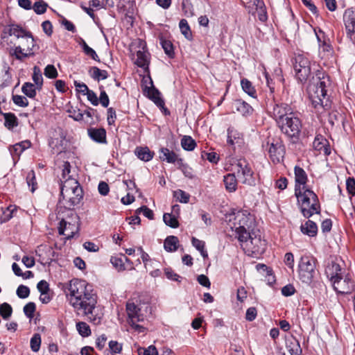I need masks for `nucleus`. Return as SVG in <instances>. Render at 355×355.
Returning <instances> with one entry per match:
<instances>
[{
	"label": "nucleus",
	"instance_id": "f257e3e1",
	"mask_svg": "<svg viewBox=\"0 0 355 355\" xmlns=\"http://www.w3.org/2000/svg\"><path fill=\"white\" fill-rule=\"evenodd\" d=\"M68 290L70 293L69 303L78 315L87 316L94 324H99L103 313L97 309V296L92 286L85 280L73 279L69 282Z\"/></svg>",
	"mask_w": 355,
	"mask_h": 355
},
{
	"label": "nucleus",
	"instance_id": "f03ea898",
	"mask_svg": "<svg viewBox=\"0 0 355 355\" xmlns=\"http://www.w3.org/2000/svg\"><path fill=\"white\" fill-rule=\"evenodd\" d=\"M14 35L17 38H21V44L15 46L10 52L17 60H23L24 58L33 56L36 47L35 41L32 33L27 31L17 24H11L3 26L2 30V38Z\"/></svg>",
	"mask_w": 355,
	"mask_h": 355
},
{
	"label": "nucleus",
	"instance_id": "7ed1b4c3",
	"mask_svg": "<svg viewBox=\"0 0 355 355\" xmlns=\"http://www.w3.org/2000/svg\"><path fill=\"white\" fill-rule=\"evenodd\" d=\"M308 87L309 99L312 105L318 112L320 110H327L331 107L327 92L330 87L331 81L329 77L324 72L318 71L315 79Z\"/></svg>",
	"mask_w": 355,
	"mask_h": 355
},
{
	"label": "nucleus",
	"instance_id": "20e7f679",
	"mask_svg": "<svg viewBox=\"0 0 355 355\" xmlns=\"http://www.w3.org/2000/svg\"><path fill=\"white\" fill-rule=\"evenodd\" d=\"M60 202L69 210L79 205L83 198V191L78 182L75 178L64 180L61 185Z\"/></svg>",
	"mask_w": 355,
	"mask_h": 355
},
{
	"label": "nucleus",
	"instance_id": "39448f33",
	"mask_svg": "<svg viewBox=\"0 0 355 355\" xmlns=\"http://www.w3.org/2000/svg\"><path fill=\"white\" fill-rule=\"evenodd\" d=\"M303 216L307 218L320 214V205L317 195L309 188L295 191Z\"/></svg>",
	"mask_w": 355,
	"mask_h": 355
},
{
	"label": "nucleus",
	"instance_id": "423d86ee",
	"mask_svg": "<svg viewBox=\"0 0 355 355\" xmlns=\"http://www.w3.org/2000/svg\"><path fill=\"white\" fill-rule=\"evenodd\" d=\"M234 224L239 241H245L246 236H250V232L254 230L255 220L248 211L242 210L235 214Z\"/></svg>",
	"mask_w": 355,
	"mask_h": 355
},
{
	"label": "nucleus",
	"instance_id": "0eeeda50",
	"mask_svg": "<svg viewBox=\"0 0 355 355\" xmlns=\"http://www.w3.org/2000/svg\"><path fill=\"white\" fill-rule=\"evenodd\" d=\"M277 125L283 134L292 139L293 143L299 140L302 124L296 113H291L283 121H280Z\"/></svg>",
	"mask_w": 355,
	"mask_h": 355
},
{
	"label": "nucleus",
	"instance_id": "6e6552de",
	"mask_svg": "<svg viewBox=\"0 0 355 355\" xmlns=\"http://www.w3.org/2000/svg\"><path fill=\"white\" fill-rule=\"evenodd\" d=\"M295 76L297 80L304 83L311 76V63L303 54H297L291 59Z\"/></svg>",
	"mask_w": 355,
	"mask_h": 355
},
{
	"label": "nucleus",
	"instance_id": "1a4fd4ad",
	"mask_svg": "<svg viewBox=\"0 0 355 355\" xmlns=\"http://www.w3.org/2000/svg\"><path fill=\"white\" fill-rule=\"evenodd\" d=\"M316 261L313 257H302L298 265V277L300 281L310 285L317 276Z\"/></svg>",
	"mask_w": 355,
	"mask_h": 355
},
{
	"label": "nucleus",
	"instance_id": "9d476101",
	"mask_svg": "<svg viewBox=\"0 0 355 355\" xmlns=\"http://www.w3.org/2000/svg\"><path fill=\"white\" fill-rule=\"evenodd\" d=\"M245 241H239L241 247L249 252L254 254H260L264 252L266 241L262 240L261 235L254 230L250 232V236H246Z\"/></svg>",
	"mask_w": 355,
	"mask_h": 355
},
{
	"label": "nucleus",
	"instance_id": "9b49d317",
	"mask_svg": "<svg viewBox=\"0 0 355 355\" xmlns=\"http://www.w3.org/2000/svg\"><path fill=\"white\" fill-rule=\"evenodd\" d=\"M263 148H267L270 158L274 164L280 163L283 161L285 153V148L282 141L272 139L268 140L266 144H263Z\"/></svg>",
	"mask_w": 355,
	"mask_h": 355
},
{
	"label": "nucleus",
	"instance_id": "f8f14e48",
	"mask_svg": "<svg viewBox=\"0 0 355 355\" xmlns=\"http://www.w3.org/2000/svg\"><path fill=\"white\" fill-rule=\"evenodd\" d=\"M235 167L238 178L243 184L248 185L254 184L253 171L245 159L237 160Z\"/></svg>",
	"mask_w": 355,
	"mask_h": 355
},
{
	"label": "nucleus",
	"instance_id": "ddd939ff",
	"mask_svg": "<svg viewBox=\"0 0 355 355\" xmlns=\"http://www.w3.org/2000/svg\"><path fill=\"white\" fill-rule=\"evenodd\" d=\"M126 311L128 315V323L135 329H139L142 327L137 323L144 320V314L141 309L134 302H128L126 304Z\"/></svg>",
	"mask_w": 355,
	"mask_h": 355
},
{
	"label": "nucleus",
	"instance_id": "4468645a",
	"mask_svg": "<svg viewBox=\"0 0 355 355\" xmlns=\"http://www.w3.org/2000/svg\"><path fill=\"white\" fill-rule=\"evenodd\" d=\"M293 112V110L291 105L284 103H275L272 110L270 111L271 117L275 119L277 124Z\"/></svg>",
	"mask_w": 355,
	"mask_h": 355
},
{
	"label": "nucleus",
	"instance_id": "2eb2a0df",
	"mask_svg": "<svg viewBox=\"0 0 355 355\" xmlns=\"http://www.w3.org/2000/svg\"><path fill=\"white\" fill-rule=\"evenodd\" d=\"M334 289L340 294L351 293L355 288V284L349 275L343 276L332 282Z\"/></svg>",
	"mask_w": 355,
	"mask_h": 355
},
{
	"label": "nucleus",
	"instance_id": "dca6fc26",
	"mask_svg": "<svg viewBox=\"0 0 355 355\" xmlns=\"http://www.w3.org/2000/svg\"><path fill=\"white\" fill-rule=\"evenodd\" d=\"M343 21L347 37L355 44V10L347 9L343 15Z\"/></svg>",
	"mask_w": 355,
	"mask_h": 355
},
{
	"label": "nucleus",
	"instance_id": "f3484780",
	"mask_svg": "<svg viewBox=\"0 0 355 355\" xmlns=\"http://www.w3.org/2000/svg\"><path fill=\"white\" fill-rule=\"evenodd\" d=\"M150 83L151 86H146L144 89V92L147 93V96L148 97V98L152 100L154 102V103L161 110H163L166 115L169 114V111L166 107H165V103L164 100L160 97V92L157 88H155L153 86V83L151 79H150Z\"/></svg>",
	"mask_w": 355,
	"mask_h": 355
},
{
	"label": "nucleus",
	"instance_id": "a211bd4d",
	"mask_svg": "<svg viewBox=\"0 0 355 355\" xmlns=\"http://www.w3.org/2000/svg\"><path fill=\"white\" fill-rule=\"evenodd\" d=\"M294 173L295 180V191L306 189L308 177L305 171L302 168L296 166L294 168Z\"/></svg>",
	"mask_w": 355,
	"mask_h": 355
},
{
	"label": "nucleus",
	"instance_id": "6ab92c4d",
	"mask_svg": "<svg viewBox=\"0 0 355 355\" xmlns=\"http://www.w3.org/2000/svg\"><path fill=\"white\" fill-rule=\"evenodd\" d=\"M232 107L234 110H236L244 117L251 116L254 112L253 107L242 99L234 101Z\"/></svg>",
	"mask_w": 355,
	"mask_h": 355
},
{
	"label": "nucleus",
	"instance_id": "aec40b11",
	"mask_svg": "<svg viewBox=\"0 0 355 355\" xmlns=\"http://www.w3.org/2000/svg\"><path fill=\"white\" fill-rule=\"evenodd\" d=\"M78 228L71 223L67 222L64 219H62L59 223L58 233L60 235L66 236L67 239H72Z\"/></svg>",
	"mask_w": 355,
	"mask_h": 355
},
{
	"label": "nucleus",
	"instance_id": "412c9836",
	"mask_svg": "<svg viewBox=\"0 0 355 355\" xmlns=\"http://www.w3.org/2000/svg\"><path fill=\"white\" fill-rule=\"evenodd\" d=\"M325 273L331 283L343 276L342 268L338 263L334 261H331L327 266Z\"/></svg>",
	"mask_w": 355,
	"mask_h": 355
},
{
	"label": "nucleus",
	"instance_id": "4be33fe9",
	"mask_svg": "<svg viewBox=\"0 0 355 355\" xmlns=\"http://www.w3.org/2000/svg\"><path fill=\"white\" fill-rule=\"evenodd\" d=\"M89 137L95 142L106 144V130L103 128H89L87 129Z\"/></svg>",
	"mask_w": 355,
	"mask_h": 355
},
{
	"label": "nucleus",
	"instance_id": "5701e85b",
	"mask_svg": "<svg viewBox=\"0 0 355 355\" xmlns=\"http://www.w3.org/2000/svg\"><path fill=\"white\" fill-rule=\"evenodd\" d=\"M286 347L291 355H302V349L299 340L291 336L286 340Z\"/></svg>",
	"mask_w": 355,
	"mask_h": 355
},
{
	"label": "nucleus",
	"instance_id": "b1692460",
	"mask_svg": "<svg viewBox=\"0 0 355 355\" xmlns=\"http://www.w3.org/2000/svg\"><path fill=\"white\" fill-rule=\"evenodd\" d=\"M300 230L302 234H306L310 237H313L317 235L318 226L316 223L311 220H308L300 226Z\"/></svg>",
	"mask_w": 355,
	"mask_h": 355
},
{
	"label": "nucleus",
	"instance_id": "393cba45",
	"mask_svg": "<svg viewBox=\"0 0 355 355\" xmlns=\"http://www.w3.org/2000/svg\"><path fill=\"white\" fill-rule=\"evenodd\" d=\"M159 159L162 161H166L168 163H178V160L180 158H178L177 154L170 150L167 148H162L159 150Z\"/></svg>",
	"mask_w": 355,
	"mask_h": 355
},
{
	"label": "nucleus",
	"instance_id": "a878e982",
	"mask_svg": "<svg viewBox=\"0 0 355 355\" xmlns=\"http://www.w3.org/2000/svg\"><path fill=\"white\" fill-rule=\"evenodd\" d=\"M135 154L141 160L148 162L153 158L154 153L150 151L148 147H137Z\"/></svg>",
	"mask_w": 355,
	"mask_h": 355
},
{
	"label": "nucleus",
	"instance_id": "bb28decb",
	"mask_svg": "<svg viewBox=\"0 0 355 355\" xmlns=\"http://www.w3.org/2000/svg\"><path fill=\"white\" fill-rule=\"evenodd\" d=\"M225 189L229 192H234L237 188V180L234 173H228L223 178Z\"/></svg>",
	"mask_w": 355,
	"mask_h": 355
},
{
	"label": "nucleus",
	"instance_id": "cd10ccee",
	"mask_svg": "<svg viewBox=\"0 0 355 355\" xmlns=\"http://www.w3.org/2000/svg\"><path fill=\"white\" fill-rule=\"evenodd\" d=\"M179 240L177 236H168L164 240V247L167 252H175L178 248Z\"/></svg>",
	"mask_w": 355,
	"mask_h": 355
},
{
	"label": "nucleus",
	"instance_id": "c85d7f7f",
	"mask_svg": "<svg viewBox=\"0 0 355 355\" xmlns=\"http://www.w3.org/2000/svg\"><path fill=\"white\" fill-rule=\"evenodd\" d=\"M90 76L98 81L105 80L108 77V73L105 70H101L97 67H92L89 69Z\"/></svg>",
	"mask_w": 355,
	"mask_h": 355
},
{
	"label": "nucleus",
	"instance_id": "c756f323",
	"mask_svg": "<svg viewBox=\"0 0 355 355\" xmlns=\"http://www.w3.org/2000/svg\"><path fill=\"white\" fill-rule=\"evenodd\" d=\"M242 89L244 92L248 94L250 96L256 98L257 92L252 83L247 78H243L241 80Z\"/></svg>",
	"mask_w": 355,
	"mask_h": 355
},
{
	"label": "nucleus",
	"instance_id": "7c9ffc66",
	"mask_svg": "<svg viewBox=\"0 0 355 355\" xmlns=\"http://www.w3.org/2000/svg\"><path fill=\"white\" fill-rule=\"evenodd\" d=\"M32 79L34 82V85H36L37 90L40 91L42 89L43 86V78L42 71L39 67L35 66L33 67V73L32 76Z\"/></svg>",
	"mask_w": 355,
	"mask_h": 355
},
{
	"label": "nucleus",
	"instance_id": "2f4dec72",
	"mask_svg": "<svg viewBox=\"0 0 355 355\" xmlns=\"http://www.w3.org/2000/svg\"><path fill=\"white\" fill-rule=\"evenodd\" d=\"M4 116L5 122L4 125L8 129H13L18 125V119L15 114L9 113H1Z\"/></svg>",
	"mask_w": 355,
	"mask_h": 355
},
{
	"label": "nucleus",
	"instance_id": "473e14b6",
	"mask_svg": "<svg viewBox=\"0 0 355 355\" xmlns=\"http://www.w3.org/2000/svg\"><path fill=\"white\" fill-rule=\"evenodd\" d=\"M36 85L33 83L26 82L24 83L21 87L22 92L28 98H33L36 96Z\"/></svg>",
	"mask_w": 355,
	"mask_h": 355
},
{
	"label": "nucleus",
	"instance_id": "72a5a7b5",
	"mask_svg": "<svg viewBox=\"0 0 355 355\" xmlns=\"http://www.w3.org/2000/svg\"><path fill=\"white\" fill-rule=\"evenodd\" d=\"M257 268L258 270H261L263 272L266 273V278L268 284L271 285L272 283L275 282V276L273 275L272 269H270L266 265L261 263L257 264Z\"/></svg>",
	"mask_w": 355,
	"mask_h": 355
},
{
	"label": "nucleus",
	"instance_id": "f704fd0d",
	"mask_svg": "<svg viewBox=\"0 0 355 355\" xmlns=\"http://www.w3.org/2000/svg\"><path fill=\"white\" fill-rule=\"evenodd\" d=\"M160 44L164 49L165 53L171 58H174L175 53L173 50V45L169 40L164 39L162 37H160Z\"/></svg>",
	"mask_w": 355,
	"mask_h": 355
},
{
	"label": "nucleus",
	"instance_id": "c9c22d12",
	"mask_svg": "<svg viewBox=\"0 0 355 355\" xmlns=\"http://www.w3.org/2000/svg\"><path fill=\"white\" fill-rule=\"evenodd\" d=\"M182 148L187 151L193 150L196 146V141L190 136H184L181 139Z\"/></svg>",
	"mask_w": 355,
	"mask_h": 355
},
{
	"label": "nucleus",
	"instance_id": "e433bc0d",
	"mask_svg": "<svg viewBox=\"0 0 355 355\" xmlns=\"http://www.w3.org/2000/svg\"><path fill=\"white\" fill-rule=\"evenodd\" d=\"M179 27L182 34L187 40H191L192 39V33L187 21L184 19H181L179 23Z\"/></svg>",
	"mask_w": 355,
	"mask_h": 355
},
{
	"label": "nucleus",
	"instance_id": "4c0bfd02",
	"mask_svg": "<svg viewBox=\"0 0 355 355\" xmlns=\"http://www.w3.org/2000/svg\"><path fill=\"white\" fill-rule=\"evenodd\" d=\"M163 220L166 225L172 228H177L179 226L177 218L172 214L165 213L163 216Z\"/></svg>",
	"mask_w": 355,
	"mask_h": 355
},
{
	"label": "nucleus",
	"instance_id": "58836bf2",
	"mask_svg": "<svg viewBox=\"0 0 355 355\" xmlns=\"http://www.w3.org/2000/svg\"><path fill=\"white\" fill-rule=\"evenodd\" d=\"M76 329L79 334L83 337H88L91 335L89 326L85 322H78L76 323Z\"/></svg>",
	"mask_w": 355,
	"mask_h": 355
},
{
	"label": "nucleus",
	"instance_id": "ea45409f",
	"mask_svg": "<svg viewBox=\"0 0 355 355\" xmlns=\"http://www.w3.org/2000/svg\"><path fill=\"white\" fill-rule=\"evenodd\" d=\"M135 64L139 67L144 68L148 66V62L147 60V55L145 52L141 51H138L137 52V60L135 61Z\"/></svg>",
	"mask_w": 355,
	"mask_h": 355
},
{
	"label": "nucleus",
	"instance_id": "a19ab883",
	"mask_svg": "<svg viewBox=\"0 0 355 355\" xmlns=\"http://www.w3.org/2000/svg\"><path fill=\"white\" fill-rule=\"evenodd\" d=\"M30 345L33 352H37L40 350L41 345V336L40 334H33L31 338Z\"/></svg>",
	"mask_w": 355,
	"mask_h": 355
},
{
	"label": "nucleus",
	"instance_id": "79ce46f5",
	"mask_svg": "<svg viewBox=\"0 0 355 355\" xmlns=\"http://www.w3.org/2000/svg\"><path fill=\"white\" fill-rule=\"evenodd\" d=\"M17 210V208L16 205H11L8 206L3 213L1 222L5 223L10 220L13 217L14 213L16 212Z\"/></svg>",
	"mask_w": 355,
	"mask_h": 355
},
{
	"label": "nucleus",
	"instance_id": "37998d69",
	"mask_svg": "<svg viewBox=\"0 0 355 355\" xmlns=\"http://www.w3.org/2000/svg\"><path fill=\"white\" fill-rule=\"evenodd\" d=\"M173 196L181 203H187L190 198V195L181 189L175 191Z\"/></svg>",
	"mask_w": 355,
	"mask_h": 355
},
{
	"label": "nucleus",
	"instance_id": "c03bdc74",
	"mask_svg": "<svg viewBox=\"0 0 355 355\" xmlns=\"http://www.w3.org/2000/svg\"><path fill=\"white\" fill-rule=\"evenodd\" d=\"M12 313V309L9 304L4 302L0 305V315L3 319H8L11 316Z\"/></svg>",
	"mask_w": 355,
	"mask_h": 355
},
{
	"label": "nucleus",
	"instance_id": "a18cd8bd",
	"mask_svg": "<svg viewBox=\"0 0 355 355\" xmlns=\"http://www.w3.org/2000/svg\"><path fill=\"white\" fill-rule=\"evenodd\" d=\"M82 47L85 55L89 56L95 61L100 62L96 51L92 48L89 47L85 41H83Z\"/></svg>",
	"mask_w": 355,
	"mask_h": 355
},
{
	"label": "nucleus",
	"instance_id": "49530a36",
	"mask_svg": "<svg viewBox=\"0 0 355 355\" xmlns=\"http://www.w3.org/2000/svg\"><path fill=\"white\" fill-rule=\"evenodd\" d=\"M48 4L42 0L36 1L33 6V9L37 15L44 14L46 11Z\"/></svg>",
	"mask_w": 355,
	"mask_h": 355
},
{
	"label": "nucleus",
	"instance_id": "de8ad7c7",
	"mask_svg": "<svg viewBox=\"0 0 355 355\" xmlns=\"http://www.w3.org/2000/svg\"><path fill=\"white\" fill-rule=\"evenodd\" d=\"M123 259L128 260V258L125 256L123 257H112L110 259V262L114 266V267L119 270H124V264Z\"/></svg>",
	"mask_w": 355,
	"mask_h": 355
},
{
	"label": "nucleus",
	"instance_id": "09e8293b",
	"mask_svg": "<svg viewBox=\"0 0 355 355\" xmlns=\"http://www.w3.org/2000/svg\"><path fill=\"white\" fill-rule=\"evenodd\" d=\"M44 74L46 77L54 79L58 77V73L57 71V69H55V66L53 64H48L44 71Z\"/></svg>",
	"mask_w": 355,
	"mask_h": 355
},
{
	"label": "nucleus",
	"instance_id": "8fccbe9b",
	"mask_svg": "<svg viewBox=\"0 0 355 355\" xmlns=\"http://www.w3.org/2000/svg\"><path fill=\"white\" fill-rule=\"evenodd\" d=\"M35 309H36L35 304L34 302H31L27 303L24 306L23 311H24L25 315L27 318L32 319L33 318Z\"/></svg>",
	"mask_w": 355,
	"mask_h": 355
},
{
	"label": "nucleus",
	"instance_id": "3c124183",
	"mask_svg": "<svg viewBox=\"0 0 355 355\" xmlns=\"http://www.w3.org/2000/svg\"><path fill=\"white\" fill-rule=\"evenodd\" d=\"M178 165V168L182 171L186 177L189 178L193 177L191 168L187 164L183 163L182 159H179Z\"/></svg>",
	"mask_w": 355,
	"mask_h": 355
},
{
	"label": "nucleus",
	"instance_id": "603ef678",
	"mask_svg": "<svg viewBox=\"0 0 355 355\" xmlns=\"http://www.w3.org/2000/svg\"><path fill=\"white\" fill-rule=\"evenodd\" d=\"M182 8L185 16L189 17L193 15V6L189 1L184 0L182 3Z\"/></svg>",
	"mask_w": 355,
	"mask_h": 355
},
{
	"label": "nucleus",
	"instance_id": "864d4df0",
	"mask_svg": "<svg viewBox=\"0 0 355 355\" xmlns=\"http://www.w3.org/2000/svg\"><path fill=\"white\" fill-rule=\"evenodd\" d=\"M138 355H158L157 350L154 345H150L147 348H139Z\"/></svg>",
	"mask_w": 355,
	"mask_h": 355
},
{
	"label": "nucleus",
	"instance_id": "5fc2aeb1",
	"mask_svg": "<svg viewBox=\"0 0 355 355\" xmlns=\"http://www.w3.org/2000/svg\"><path fill=\"white\" fill-rule=\"evenodd\" d=\"M12 101L15 105L21 107H25L28 105V101L27 98L24 96L13 95Z\"/></svg>",
	"mask_w": 355,
	"mask_h": 355
},
{
	"label": "nucleus",
	"instance_id": "6e6d98bb",
	"mask_svg": "<svg viewBox=\"0 0 355 355\" xmlns=\"http://www.w3.org/2000/svg\"><path fill=\"white\" fill-rule=\"evenodd\" d=\"M17 295L21 299H25L30 295V289L24 285H19L16 291Z\"/></svg>",
	"mask_w": 355,
	"mask_h": 355
},
{
	"label": "nucleus",
	"instance_id": "4d7b16f0",
	"mask_svg": "<svg viewBox=\"0 0 355 355\" xmlns=\"http://www.w3.org/2000/svg\"><path fill=\"white\" fill-rule=\"evenodd\" d=\"M26 182L29 187H32L31 191L34 192L36 189L35 186L37 182H35V174L33 170H31L28 173L26 176Z\"/></svg>",
	"mask_w": 355,
	"mask_h": 355
},
{
	"label": "nucleus",
	"instance_id": "13d9d810",
	"mask_svg": "<svg viewBox=\"0 0 355 355\" xmlns=\"http://www.w3.org/2000/svg\"><path fill=\"white\" fill-rule=\"evenodd\" d=\"M137 214H142L144 216L150 220L153 219L154 214L153 211L146 206H141L136 210Z\"/></svg>",
	"mask_w": 355,
	"mask_h": 355
},
{
	"label": "nucleus",
	"instance_id": "bf43d9fd",
	"mask_svg": "<svg viewBox=\"0 0 355 355\" xmlns=\"http://www.w3.org/2000/svg\"><path fill=\"white\" fill-rule=\"evenodd\" d=\"M99 89L101 90V94L98 98V103L100 102L103 107H107L110 103L109 97L104 90L103 86H100Z\"/></svg>",
	"mask_w": 355,
	"mask_h": 355
},
{
	"label": "nucleus",
	"instance_id": "052dcab7",
	"mask_svg": "<svg viewBox=\"0 0 355 355\" xmlns=\"http://www.w3.org/2000/svg\"><path fill=\"white\" fill-rule=\"evenodd\" d=\"M202 159H207L209 162H210L211 163H214V164H216L219 160V156L215 152H211V153L202 152Z\"/></svg>",
	"mask_w": 355,
	"mask_h": 355
},
{
	"label": "nucleus",
	"instance_id": "680f3d73",
	"mask_svg": "<svg viewBox=\"0 0 355 355\" xmlns=\"http://www.w3.org/2000/svg\"><path fill=\"white\" fill-rule=\"evenodd\" d=\"M134 1L133 0H119L117 7L120 11L125 12L129 8L132 7Z\"/></svg>",
	"mask_w": 355,
	"mask_h": 355
},
{
	"label": "nucleus",
	"instance_id": "e2e57ef3",
	"mask_svg": "<svg viewBox=\"0 0 355 355\" xmlns=\"http://www.w3.org/2000/svg\"><path fill=\"white\" fill-rule=\"evenodd\" d=\"M37 288L40 292L41 295H47L49 291V285L45 280H41L37 283Z\"/></svg>",
	"mask_w": 355,
	"mask_h": 355
},
{
	"label": "nucleus",
	"instance_id": "0e129e2a",
	"mask_svg": "<svg viewBox=\"0 0 355 355\" xmlns=\"http://www.w3.org/2000/svg\"><path fill=\"white\" fill-rule=\"evenodd\" d=\"M107 120L109 125H114L116 119V111L113 107H109L107 109Z\"/></svg>",
	"mask_w": 355,
	"mask_h": 355
},
{
	"label": "nucleus",
	"instance_id": "69168bd1",
	"mask_svg": "<svg viewBox=\"0 0 355 355\" xmlns=\"http://www.w3.org/2000/svg\"><path fill=\"white\" fill-rule=\"evenodd\" d=\"M109 348L112 353L119 354L122 350V345L115 340L109 342Z\"/></svg>",
	"mask_w": 355,
	"mask_h": 355
},
{
	"label": "nucleus",
	"instance_id": "338daca9",
	"mask_svg": "<svg viewBox=\"0 0 355 355\" xmlns=\"http://www.w3.org/2000/svg\"><path fill=\"white\" fill-rule=\"evenodd\" d=\"M257 315V311L255 307H250L246 311L245 319L248 321H253Z\"/></svg>",
	"mask_w": 355,
	"mask_h": 355
},
{
	"label": "nucleus",
	"instance_id": "774afa93",
	"mask_svg": "<svg viewBox=\"0 0 355 355\" xmlns=\"http://www.w3.org/2000/svg\"><path fill=\"white\" fill-rule=\"evenodd\" d=\"M347 191L352 196L355 195V180L353 178H349L346 181Z\"/></svg>",
	"mask_w": 355,
	"mask_h": 355
}]
</instances>
